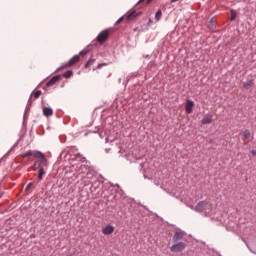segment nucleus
<instances>
[{
  "mask_svg": "<svg viewBox=\"0 0 256 256\" xmlns=\"http://www.w3.org/2000/svg\"><path fill=\"white\" fill-rule=\"evenodd\" d=\"M242 141H247L251 137V131L249 130H243L239 133Z\"/></svg>",
  "mask_w": 256,
  "mask_h": 256,
  "instance_id": "obj_12",
  "label": "nucleus"
},
{
  "mask_svg": "<svg viewBox=\"0 0 256 256\" xmlns=\"http://www.w3.org/2000/svg\"><path fill=\"white\" fill-rule=\"evenodd\" d=\"M43 175H45V168L41 167L39 168V172H38L39 181L43 180Z\"/></svg>",
  "mask_w": 256,
  "mask_h": 256,
  "instance_id": "obj_15",
  "label": "nucleus"
},
{
  "mask_svg": "<svg viewBox=\"0 0 256 256\" xmlns=\"http://www.w3.org/2000/svg\"><path fill=\"white\" fill-rule=\"evenodd\" d=\"M3 197V191H0V199Z\"/></svg>",
  "mask_w": 256,
  "mask_h": 256,
  "instance_id": "obj_27",
  "label": "nucleus"
},
{
  "mask_svg": "<svg viewBox=\"0 0 256 256\" xmlns=\"http://www.w3.org/2000/svg\"><path fill=\"white\" fill-rule=\"evenodd\" d=\"M32 95L34 96V99H39V97H41V90L33 91Z\"/></svg>",
  "mask_w": 256,
  "mask_h": 256,
  "instance_id": "obj_17",
  "label": "nucleus"
},
{
  "mask_svg": "<svg viewBox=\"0 0 256 256\" xmlns=\"http://www.w3.org/2000/svg\"><path fill=\"white\" fill-rule=\"evenodd\" d=\"M115 232V227L112 225H107L102 229L103 235H112Z\"/></svg>",
  "mask_w": 256,
  "mask_h": 256,
  "instance_id": "obj_10",
  "label": "nucleus"
},
{
  "mask_svg": "<svg viewBox=\"0 0 256 256\" xmlns=\"http://www.w3.org/2000/svg\"><path fill=\"white\" fill-rule=\"evenodd\" d=\"M79 61H81V57H79V55H75L65 64V67H73V65H75V63H79Z\"/></svg>",
  "mask_w": 256,
  "mask_h": 256,
  "instance_id": "obj_6",
  "label": "nucleus"
},
{
  "mask_svg": "<svg viewBox=\"0 0 256 256\" xmlns=\"http://www.w3.org/2000/svg\"><path fill=\"white\" fill-rule=\"evenodd\" d=\"M22 157L24 159L26 157H34V159H39L34 163V169H41V167H43V169H45L49 165V162L47 161L45 154H43V152H40L37 150H29L27 152H24L22 154Z\"/></svg>",
  "mask_w": 256,
  "mask_h": 256,
  "instance_id": "obj_1",
  "label": "nucleus"
},
{
  "mask_svg": "<svg viewBox=\"0 0 256 256\" xmlns=\"http://www.w3.org/2000/svg\"><path fill=\"white\" fill-rule=\"evenodd\" d=\"M105 65H107V64H105V63L98 64L97 69H101V67H105Z\"/></svg>",
  "mask_w": 256,
  "mask_h": 256,
  "instance_id": "obj_24",
  "label": "nucleus"
},
{
  "mask_svg": "<svg viewBox=\"0 0 256 256\" xmlns=\"http://www.w3.org/2000/svg\"><path fill=\"white\" fill-rule=\"evenodd\" d=\"M58 81H61V75H56V76L52 77V78L46 83V86H47V87H53V85H55V83H57Z\"/></svg>",
  "mask_w": 256,
  "mask_h": 256,
  "instance_id": "obj_11",
  "label": "nucleus"
},
{
  "mask_svg": "<svg viewBox=\"0 0 256 256\" xmlns=\"http://www.w3.org/2000/svg\"><path fill=\"white\" fill-rule=\"evenodd\" d=\"M251 154L255 156V155H256V151H255V150H252V151H251Z\"/></svg>",
  "mask_w": 256,
  "mask_h": 256,
  "instance_id": "obj_26",
  "label": "nucleus"
},
{
  "mask_svg": "<svg viewBox=\"0 0 256 256\" xmlns=\"http://www.w3.org/2000/svg\"><path fill=\"white\" fill-rule=\"evenodd\" d=\"M202 125H211V123H213V115L212 114H206L202 121H201Z\"/></svg>",
  "mask_w": 256,
  "mask_h": 256,
  "instance_id": "obj_9",
  "label": "nucleus"
},
{
  "mask_svg": "<svg viewBox=\"0 0 256 256\" xmlns=\"http://www.w3.org/2000/svg\"><path fill=\"white\" fill-rule=\"evenodd\" d=\"M140 15L141 13L137 11H130L125 15V20L127 21V23H129L130 21L137 19V17H139Z\"/></svg>",
  "mask_w": 256,
  "mask_h": 256,
  "instance_id": "obj_4",
  "label": "nucleus"
},
{
  "mask_svg": "<svg viewBox=\"0 0 256 256\" xmlns=\"http://www.w3.org/2000/svg\"><path fill=\"white\" fill-rule=\"evenodd\" d=\"M145 0H140V3H143ZM153 0H146V5H149Z\"/></svg>",
  "mask_w": 256,
  "mask_h": 256,
  "instance_id": "obj_23",
  "label": "nucleus"
},
{
  "mask_svg": "<svg viewBox=\"0 0 256 256\" xmlns=\"http://www.w3.org/2000/svg\"><path fill=\"white\" fill-rule=\"evenodd\" d=\"M185 237V232L183 231H176L173 236L174 243L180 242Z\"/></svg>",
  "mask_w": 256,
  "mask_h": 256,
  "instance_id": "obj_7",
  "label": "nucleus"
},
{
  "mask_svg": "<svg viewBox=\"0 0 256 256\" xmlns=\"http://www.w3.org/2000/svg\"><path fill=\"white\" fill-rule=\"evenodd\" d=\"M251 87H253V80H249V81L243 83L244 89H251Z\"/></svg>",
  "mask_w": 256,
  "mask_h": 256,
  "instance_id": "obj_14",
  "label": "nucleus"
},
{
  "mask_svg": "<svg viewBox=\"0 0 256 256\" xmlns=\"http://www.w3.org/2000/svg\"><path fill=\"white\" fill-rule=\"evenodd\" d=\"M42 113L44 117H51L53 116V109L50 107H43Z\"/></svg>",
  "mask_w": 256,
  "mask_h": 256,
  "instance_id": "obj_13",
  "label": "nucleus"
},
{
  "mask_svg": "<svg viewBox=\"0 0 256 256\" xmlns=\"http://www.w3.org/2000/svg\"><path fill=\"white\" fill-rule=\"evenodd\" d=\"M80 55H83V52H80Z\"/></svg>",
  "mask_w": 256,
  "mask_h": 256,
  "instance_id": "obj_29",
  "label": "nucleus"
},
{
  "mask_svg": "<svg viewBox=\"0 0 256 256\" xmlns=\"http://www.w3.org/2000/svg\"><path fill=\"white\" fill-rule=\"evenodd\" d=\"M73 75V71L68 70L67 72L64 73L63 77H65V79H69V77H71Z\"/></svg>",
  "mask_w": 256,
  "mask_h": 256,
  "instance_id": "obj_21",
  "label": "nucleus"
},
{
  "mask_svg": "<svg viewBox=\"0 0 256 256\" xmlns=\"http://www.w3.org/2000/svg\"><path fill=\"white\" fill-rule=\"evenodd\" d=\"M161 17H163V12H161V10H158L155 15V20L161 21Z\"/></svg>",
  "mask_w": 256,
  "mask_h": 256,
  "instance_id": "obj_16",
  "label": "nucleus"
},
{
  "mask_svg": "<svg viewBox=\"0 0 256 256\" xmlns=\"http://www.w3.org/2000/svg\"><path fill=\"white\" fill-rule=\"evenodd\" d=\"M95 63V59L91 58L87 61V63L85 64V68H89L91 65H94Z\"/></svg>",
  "mask_w": 256,
  "mask_h": 256,
  "instance_id": "obj_19",
  "label": "nucleus"
},
{
  "mask_svg": "<svg viewBox=\"0 0 256 256\" xmlns=\"http://www.w3.org/2000/svg\"><path fill=\"white\" fill-rule=\"evenodd\" d=\"M208 27L212 30V29H215V19L212 18L210 20V23L208 24Z\"/></svg>",
  "mask_w": 256,
  "mask_h": 256,
  "instance_id": "obj_20",
  "label": "nucleus"
},
{
  "mask_svg": "<svg viewBox=\"0 0 256 256\" xmlns=\"http://www.w3.org/2000/svg\"><path fill=\"white\" fill-rule=\"evenodd\" d=\"M111 33H113V29H111V28L103 30L97 36L96 41H98V43L100 45H103V43H105V41H107V39H109V35H111Z\"/></svg>",
  "mask_w": 256,
  "mask_h": 256,
  "instance_id": "obj_2",
  "label": "nucleus"
},
{
  "mask_svg": "<svg viewBox=\"0 0 256 256\" xmlns=\"http://www.w3.org/2000/svg\"><path fill=\"white\" fill-rule=\"evenodd\" d=\"M179 0H171V3H177Z\"/></svg>",
  "mask_w": 256,
  "mask_h": 256,
  "instance_id": "obj_28",
  "label": "nucleus"
},
{
  "mask_svg": "<svg viewBox=\"0 0 256 256\" xmlns=\"http://www.w3.org/2000/svg\"><path fill=\"white\" fill-rule=\"evenodd\" d=\"M124 19H125V16L119 18V19L116 21V25H119V23H122Z\"/></svg>",
  "mask_w": 256,
  "mask_h": 256,
  "instance_id": "obj_22",
  "label": "nucleus"
},
{
  "mask_svg": "<svg viewBox=\"0 0 256 256\" xmlns=\"http://www.w3.org/2000/svg\"><path fill=\"white\" fill-rule=\"evenodd\" d=\"M187 249V244L185 242H175L171 248L170 251L172 253H182V251H185Z\"/></svg>",
  "mask_w": 256,
  "mask_h": 256,
  "instance_id": "obj_3",
  "label": "nucleus"
},
{
  "mask_svg": "<svg viewBox=\"0 0 256 256\" xmlns=\"http://www.w3.org/2000/svg\"><path fill=\"white\" fill-rule=\"evenodd\" d=\"M195 107V102H193L192 100H187L186 101V113L188 115H190V113H193V108Z\"/></svg>",
  "mask_w": 256,
  "mask_h": 256,
  "instance_id": "obj_8",
  "label": "nucleus"
},
{
  "mask_svg": "<svg viewBox=\"0 0 256 256\" xmlns=\"http://www.w3.org/2000/svg\"><path fill=\"white\" fill-rule=\"evenodd\" d=\"M236 18H237V12H235V10L230 11L231 21H235Z\"/></svg>",
  "mask_w": 256,
  "mask_h": 256,
  "instance_id": "obj_18",
  "label": "nucleus"
},
{
  "mask_svg": "<svg viewBox=\"0 0 256 256\" xmlns=\"http://www.w3.org/2000/svg\"><path fill=\"white\" fill-rule=\"evenodd\" d=\"M207 209H211V204L209 202H200L196 205V211H207Z\"/></svg>",
  "mask_w": 256,
  "mask_h": 256,
  "instance_id": "obj_5",
  "label": "nucleus"
},
{
  "mask_svg": "<svg viewBox=\"0 0 256 256\" xmlns=\"http://www.w3.org/2000/svg\"><path fill=\"white\" fill-rule=\"evenodd\" d=\"M32 185H33V183H29V184L27 185V187H26V191H29V189H31Z\"/></svg>",
  "mask_w": 256,
  "mask_h": 256,
  "instance_id": "obj_25",
  "label": "nucleus"
}]
</instances>
